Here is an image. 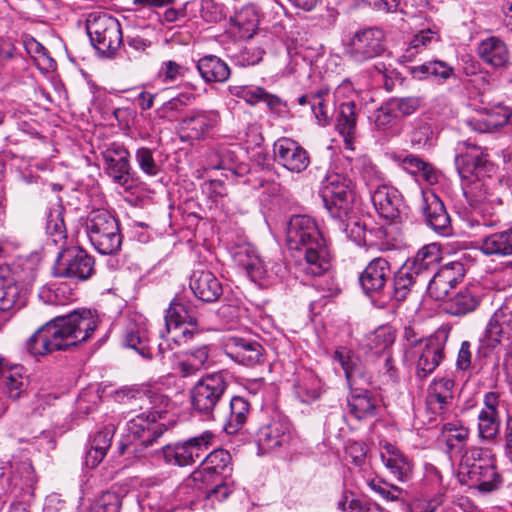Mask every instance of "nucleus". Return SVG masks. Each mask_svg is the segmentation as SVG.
Returning a JSON list of instances; mask_svg holds the SVG:
<instances>
[{"label": "nucleus", "instance_id": "1", "mask_svg": "<svg viewBox=\"0 0 512 512\" xmlns=\"http://www.w3.org/2000/svg\"><path fill=\"white\" fill-rule=\"evenodd\" d=\"M97 326V318L91 310H75L42 325L27 339L25 347L34 357L67 350L88 341Z\"/></svg>", "mask_w": 512, "mask_h": 512}, {"label": "nucleus", "instance_id": "2", "mask_svg": "<svg viewBox=\"0 0 512 512\" xmlns=\"http://www.w3.org/2000/svg\"><path fill=\"white\" fill-rule=\"evenodd\" d=\"M290 249L303 253L301 269L307 275L319 277L330 269L331 257L326 241L316 221L308 215H294L287 225Z\"/></svg>", "mask_w": 512, "mask_h": 512}, {"label": "nucleus", "instance_id": "3", "mask_svg": "<svg viewBox=\"0 0 512 512\" xmlns=\"http://www.w3.org/2000/svg\"><path fill=\"white\" fill-rule=\"evenodd\" d=\"M459 468L461 482L483 493L498 489L502 482L490 451L485 448L468 447L461 455Z\"/></svg>", "mask_w": 512, "mask_h": 512}, {"label": "nucleus", "instance_id": "4", "mask_svg": "<svg viewBox=\"0 0 512 512\" xmlns=\"http://www.w3.org/2000/svg\"><path fill=\"white\" fill-rule=\"evenodd\" d=\"M83 226L92 247L103 255H115L122 246V235L117 220L106 210H93L84 219Z\"/></svg>", "mask_w": 512, "mask_h": 512}, {"label": "nucleus", "instance_id": "5", "mask_svg": "<svg viewBox=\"0 0 512 512\" xmlns=\"http://www.w3.org/2000/svg\"><path fill=\"white\" fill-rule=\"evenodd\" d=\"M321 197L330 216L343 224L353 209L355 185L346 175L329 173L322 183Z\"/></svg>", "mask_w": 512, "mask_h": 512}, {"label": "nucleus", "instance_id": "6", "mask_svg": "<svg viewBox=\"0 0 512 512\" xmlns=\"http://www.w3.org/2000/svg\"><path fill=\"white\" fill-rule=\"evenodd\" d=\"M86 30L93 47L107 57H112L123 42L119 21L106 13H91Z\"/></svg>", "mask_w": 512, "mask_h": 512}, {"label": "nucleus", "instance_id": "7", "mask_svg": "<svg viewBox=\"0 0 512 512\" xmlns=\"http://www.w3.org/2000/svg\"><path fill=\"white\" fill-rule=\"evenodd\" d=\"M228 376L223 371L202 376L190 390L193 409L204 416L211 417L228 388Z\"/></svg>", "mask_w": 512, "mask_h": 512}, {"label": "nucleus", "instance_id": "8", "mask_svg": "<svg viewBox=\"0 0 512 512\" xmlns=\"http://www.w3.org/2000/svg\"><path fill=\"white\" fill-rule=\"evenodd\" d=\"M163 410H150L140 413L130 418L127 423V432L129 443H122L120 445V454L125 452H133V441H138L139 445L147 448L151 446L158 438H160L166 431L163 423L159 419L163 417Z\"/></svg>", "mask_w": 512, "mask_h": 512}, {"label": "nucleus", "instance_id": "9", "mask_svg": "<svg viewBox=\"0 0 512 512\" xmlns=\"http://www.w3.org/2000/svg\"><path fill=\"white\" fill-rule=\"evenodd\" d=\"M95 271V260L86 250L78 246L62 249L53 265V275L75 281L89 279Z\"/></svg>", "mask_w": 512, "mask_h": 512}, {"label": "nucleus", "instance_id": "10", "mask_svg": "<svg viewBox=\"0 0 512 512\" xmlns=\"http://www.w3.org/2000/svg\"><path fill=\"white\" fill-rule=\"evenodd\" d=\"M512 339V308L502 305L490 317L479 339L476 360L488 357L503 341Z\"/></svg>", "mask_w": 512, "mask_h": 512}, {"label": "nucleus", "instance_id": "11", "mask_svg": "<svg viewBox=\"0 0 512 512\" xmlns=\"http://www.w3.org/2000/svg\"><path fill=\"white\" fill-rule=\"evenodd\" d=\"M455 152V166L462 179H480L493 170V164L488 160L487 154L476 144L468 141L458 142Z\"/></svg>", "mask_w": 512, "mask_h": 512}, {"label": "nucleus", "instance_id": "12", "mask_svg": "<svg viewBox=\"0 0 512 512\" xmlns=\"http://www.w3.org/2000/svg\"><path fill=\"white\" fill-rule=\"evenodd\" d=\"M383 38L384 35L379 29L358 30L345 44V55L358 64L374 59L385 50Z\"/></svg>", "mask_w": 512, "mask_h": 512}, {"label": "nucleus", "instance_id": "13", "mask_svg": "<svg viewBox=\"0 0 512 512\" xmlns=\"http://www.w3.org/2000/svg\"><path fill=\"white\" fill-rule=\"evenodd\" d=\"M451 328L441 326L433 335L425 339L424 345L418 349L416 375L420 379L426 378L440 364L444 358V349L450 335Z\"/></svg>", "mask_w": 512, "mask_h": 512}, {"label": "nucleus", "instance_id": "14", "mask_svg": "<svg viewBox=\"0 0 512 512\" xmlns=\"http://www.w3.org/2000/svg\"><path fill=\"white\" fill-rule=\"evenodd\" d=\"M291 441L292 424L282 415H276L267 424L262 425L256 434V442L262 453L286 449Z\"/></svg>", "mask_w": 512, "mask_h": 512}, {"label": "nucleus", "instance_id": "15", "mask_svg": "<svg viewBox=\"0 0 512 512\" xmlns=\"http://www.w3.org/2000/svg\"><path fill=\"white\" fill-rule=\"evenodd\" d=\"M219 116L215 111H191L179 123L182 141L205 140L218 125Z\"/></svg>", "mask_w": 512, "mask_h": 512}, {"label": "nucleus", "instance_id": "16", "mask_svg": "<svg viewBox=\"0 0 512 512\" xmlns=\"http://www.w3.org/2000/svg\"><path fill=\"white\" fill-rule=\"evenodd\" d=\"M198 320L189 314L187 307L179 300H174L169 305L165 315V326L168 334H173L176 342L191 339L196 333Z\"/></svg>", "mask_w": 512, "mask_h": 512}, {"label": "nucleus", "instance_id": "17", "mask_svg": "<svg viewBox=\"0 0 512 512\" xmlns=\"http://www.w3.org/2000/svg\"><path fill=\"white\" fill-rule=\"evenodd\" d=\"M466 274L465 266L460 261L443 264L434 273L427 286L428 295L434 300L445 299L450 290L456 287Z\"/></svg>", "mask_w": 512, "mask_h": 512}, {"label": "nucleus", "instance_id": "18", "mask_svg": "<svg viewBox=\"0 0 512 512\" xmlns=\"http://www.w3.org/2000/svg\"><path fill=\"white\" fill-rule=\"evenodd\" d=\"M275 161L290 172L301 173L310 164L308 152L290 138H280L273 145Z\"/></svg>", "mask_w": 512, "mask_h": 512}, {"label": "nucleus", "instance_id": "19", "mask_svg": "<svg viewBox=\"0 0 512 512\" xmlns=\"http://www.w3.org/2000/svg\"><path fill=\"white\" fill-rule=\"evenodd\" d=\"M484 297V288L479 283H470L460 288L445 304L444 310L454 317H465L475 312Z\"/></svg>", "mask_w": 512, "mask_h": 512}, {"label": "nucleus", "instance_id": "20", "mask_svg": "<svg viewBox=\"0 0 512 512\" xmlns=\"http://www.w3.org/2000/svg\"><path fill=\"white\" fill-rule=\"evenodd\" d=\"M224 350L230 359L245 366L259 364L264 357V349L259 342L243 337H228L224 343Z\"/></svg>", "mask_w": 512, "mask_h": 512}, {"label": "nucleus", "instance_id": "21", "mask_svg": "<svg viewBox=\"0 0 512 512\" xmlns=\"http://www.w3.org/2000/svg\"><path fill=\"white\" fill-rule=\"evenodd\" d=\"M102 155L106 174L115 183L126 186L130 180V154L128 150L121 144L112 143Z\"/></svg>", "mask_w": 512, "mask_h": 512}, {"label": "nucleus", "instance_id": "22", "mask_svg": "<svg viewBox=\"0 0 512 512\" xmlns=\"http://www.w3.org/2000/svg\"><path fill=\"white\" fill-rule=\"evenodd\" d=\"M421 210L426 223L433 230L443 235L450 233V216L442 200L433 191H422Z\"/></svg>", "mask_w": 512, "mask_h": 512}, {"label": "nucleus", "instance_id": "23", "mask_svg": "<svg viewBox=\"0 0 512 512\" xmlns=\"http://www.w3.org/2000/svg\"><path fill=\"white\" fill-rule=\"evenodd\" d=\"M369 247H377L381 251H389L402 245L403 238L400 225L395 220H386L369 227Z\"/></svg>", "mask_w": 512, "mask_h": 512}, {"label": "nucleus", "instance_id": "24", "mask_svg": "<svg viewBox=\"0 0 512 512\" xmlns=\"http://www.w3.org/2000/svg\"><path fill=\"white\" fill-rule=\"evenodd\" d=\"M189 286L194 296L206 303L216 302L223 293L222 284L208 270H194L190 277Z\"/></svg>", "mask_w": 512, "mask_h": 512}, {"label": "nucleus", "instance_id": "25", "mask_svg": "<svg viewBox=\"0 0 512 512\" xmlns=\"http://www.w3.org/2000/svg\"><path fill=\"white\" fill-rule=\"evenodd\" d=\"M390 263L383 257L372 259L359 275V283L366 294L380 292L390 276Z\"/></svg>", "mask_w": 512, "mask_h": 512}, {"label": "nucleus", "instance_id": "26", "mask_svg": "<svg viewBox=\"0 0 512 512\" xmlns=\"http://www.w3.org/2000/svg\"><path fill=\"white\" fill-rule=\"evenodd\" d=\"M375 209L385 220H396L400 215L402 199L398 190L387 184L379 185L371 192Z\"/></svg>", "mask_w": 512, "mask_h": 512}, {"label": "nucleus", "instance_id": "27", "mask_svg": "<svg viewBox=\"0 0 512 512\" xmlns=\"http://www.w3.org/2000/svg\"><path fill=\"white\" fill-rule=\"evenodd\" d=\"M122 343L125 347L137 351L143 358L151 359L148 330L141 317L128 322L123 332Z\"/></svg>", "mask_w": 512, "mask_h": 512}, {"label": "nucleus", "instance_id": "28", "mask_svg": "<svg viewBox=\"0 0 512 512\" xmlns=\"http://www.w3.org/2000/svg\"><path fill=\"white\" fill-rule=\"evenodd\" d=\"M441 258L442 253L440 246L432 243L422 247L416 255L408 259L405 264L409 266L413 273L422 281H425L428 273L439 264Z\"/></svg>", "mask_w": 512, "mask_h": 512}, {"label": "nucleus", "instance_id": "29", "mask_svg": "<svg viewBox=\"0 0 512 512\" xmlns=\"http://www.w3.org/2000/svg\"><path fill=\"white\" fill-rule=\"evenodd\" d=\"M381 459L390 473L399 481H407L412 473L411 461L394 445L385 443Z\"/></svg>", "mask_w": 512, "mask_h": 512}, {"label": "nucleus", "instance_id": "30", "mask_svg": "<svg viewBox=\"0 0 512 512\" xmlns=\"http://www.w3.org/2000/svg\"><path fill=\"white\" fill-rule=\"evenodd\" d=\"M469 429L461 421L454 420L443 424L440 439L445 443L450 455L464 453L469 440Z\"/></svg>", "mask_w": 512, "mask_h": 512}, {"label": "nucleus", "instance_id": "31", "mask_svg": "<svg viewBox=\"0 0 512 512\" xmlns=\"http://www.w3.org/2000/svg\"><path fill=\"white\" fill-rule=\"evenodd\" d=\"M234 260L240 267L245 269L248 277L253 282L261 283L268 278L266 265L251 247H239L234 253Z\"/></svg>", "mask_w": 512, "mask_h": 512}, {"label": "nucleus", "instance_id": "32", "mask_svg": "<svg viewBox=\"0 0 512 512\" xmlns=\"http://www.w3.org/2000/svg\"><path fill=\"white\" fill-rule=\"evenodd\" d=\"M294 393L303 403H311L320 398L322 382L311 370L299 371L294 381Z\"/></svg>", "mask_w": 512, "mask_h": 512}, {"label": "nucleus", "instance_id": "33", "mask_svg": "<svg viewBox=\"0 0 512 512\" xmlns=\"http://www.w3.org/2000/svg\"><path fill=\"white\" fill-rule=\"evenodd\" d=\"M480 58L487 64L495 67H506L509 63V51L507 45L497 37H489L483 40L478 47Z\"/></svg>", "mask_w": 512, "mask_h": 512}, {"label": "nucleus", "instance_id": "34", "mask_svg": "<svg viewBox=\"0 0 512 512\" xmlns=\"http://www.w3.org/2000/svg\"><path fill=\"white\" fill-rule=\"evenodd\" d=\"M156 461H163L166 465L184 467L194 464L191 452L188 451L184 441L167 444L151 452Z\"/></svg>", "mask_w": 512, "mask_h": 512}, {"label": "nucleus", "instance_id": "35", "mask_svg": "<svg viewBox=\"0 0 512 512\" xmlns=\"http://www.w3.org/2000/svg\"><path fill=\"white\" fill-rule=\"evenodd\" d=\"M197 70L205 82L223 83L228 80L231 71L227 63L214 55L202 57L197 63Z\"/></svg>", "mask_w": 512, "mask_h": 512}, {"label": "nucleus", "instance_id": "36", "mask_svg": "<svg viewBox=\"0 0 512 512\" xmlns=\"http://www.w3.org/2000/svg\"><path fill=\"white\" fill-rule=\"evenodd\" d=\"M208 166L211 169L229 170L238 176L247 173V165L235 166V153L227 146H218L210 150L207 155Z\"/></svg>", "mask_w": 512, "mask_h": 512}, {"label": "nucleus", "instance_id": "37", "mask_svg": "<svg viewBox=\"0 0 512 512\" xmlns=\"http://www.w3.org/2000/svg\"><path fill=\"white\" fill-rule=\"evenodd\" d=\"M334 359L340 364L344 370L347 382L352 388L353 386L369 385V377L365 375L357 360L346 350H336Z\"/></svg>", "mask_w": 512, "mask_h": 512}, {"label": "nucleus", "instance_id": "38", "mask_svg": "<svg viewBox=\"0 0 512 512\" xmlns=\"http://www.w3.org/2000/svg\"><path fill=\"white\" fill-rule=\"evenodd\" d=\"M229 91L231 94L242 98L250 105L265 102L269 108L273 109L278 107L281 103L278 96L268 93L260 86H230Z\"/></svg>", "mask_w": 512, "mask_h": 512}, {"label": "nucleus", "instance_id": "39", "mask_svg": "<svg viewBox=\"0 0 512 512\" xmlns=\"http://www.w3.org/2000/svg\"><path fill=\"white\" fill-rule=\"evenodd\" d=\"M512 117V108L496 104L490 108H485V112L481 119L477 120L479 127L476 129L480 132H490L499 127L505 126Z\"/></svg>", "mask_w": 512, "mask_h": 512}, {"label": "nucleus", "instance_id": "40", "mask_svg": "<svg viewBox=\"0 0 512 512\" xmlns=\"http://www.w3.org/2000/svg\"><path fill=\"white\" fill-rule=\"evenodd\" d=\"M250 411L249 402L240 396H234L229 403L224 429L228 434L237 433L245 424Z\"/></svg>", "mask_w": 512, "mask_h": 512}, {"label": "nucleus", "instance_id": "41", "mask_svg": "<svg viewBox=\"0 0 512 512\" xmlns=\"http://www.w3.org/2000/svg\"><path fill=\"white\" fill-rule=\"evenodd\" d=\"M376 402L369 391L363 388H355L348 399L349 412L359 420L371 417L375 415Z\"/></svg>", "mask_w": 512, "mask_h": 512}, {"label": "nucleus", "instance_id": "42", "mask_svg": "<svg viewBox=\"0 0 512 512\" xmlns=\"http://www.w3.org/2000/svg\"><path fill=\"white\" fill-rule=\"evenodd\" d=\"M411 73L414 78L420 80L433 76L445 81L454 75V68L444 61L435 60L412 67Z\"/></svg>", "mask_w": 512, "mask_h": 512}, {"label": "nucleus", "instance_id": "43", "mask_svg": "<svg viewBox=\"0 0 512 512\" xmlns=\"http://www.w3.org/2000/svg\"><path fill=\"white\" fill-rule=\"evenodd\" d=\"M62 207L56 205L50 208L46 217V233L55 245H64L66 242V227L62 216Z\"/></svg>", "mask_w": 512, "mask_h": 512}, {"label": "nucleus", "instance_id": "44", "mask_svg": "<svg viewBox=\"0 0 512 512\" xmlns=\"http://www.w3.org/2000/svg\"><path fill=\"white\" fill-rule=\"evenodd\" d=\"M422 281L405 263L397 270L393 278V296L397 301H403L413 285Z\"/></svg>", "mask_w": 512, "mask_h": 512}, {"label": "nucleus", "instance_id": "45", "mask_svg": "<svg viewBox=\"0 0 512 512\" xmlns=\"http://www.w3.org/2000/svg\"><path fill=\"white\" fill-rule=\"evenodd\" d=\"M336 128L343 136L346 145H350L356 129L355 104L353 102L340 105Z\"/></svg>", "mask_w": 512, "mask_h": 512}, {"label": "nucleus", "instance_id": "46", "mask_svg": "<svg viewBox=\"0 0 512 512\" xmlns=\"http://www.w3.org/2000/svg\"><path fill=\"white\" fill-rule=\"evenodd\" d=\"M327 89H320L316 93L305 94L298 97L299 105H309L319 124H325L329 119V111L326 106Z\"/></svg>", "mask_w": 512, "mask_h": 512}, {"label": "nucleus", "instance_id": "47", "mask_svg": "<svg viewBox=\"0 0 512 512\" xmlns=\"http://www.w3.org/2000/svg\"><path fill=\"white\" fill-rule=\"evenodd\" d=\"M354 169L360 174L362 180L371 189V192L379 185H385L384 175L378 167L367 157L356 159Z\"/></svg>", "mask_w": 512, "mask_h": 512}, {"label": "nucleus", "instance_id": "48", "mask_svg": "<svg viewBox=\"0 0 512 512\" xmlns=\"http://www.w3.org/2000/svg\"><path fill=\"white\" fill-rule=\"evenodd\" d=\"M396 339L395 331L391 326L378 327L368 339L367 346L375 355L390 352V347Z\"/></svg>", "mask_w": 512, "mask_h": 512}, {"label": "nucleus", "instance_id": "49", "mask_svg": "<svg viewBox=\"0 0 512 512\" xmlns=\"http://www.w3.org/2000/svg\"><path fill=\"white\" fill-rule=\"evenodd\" d=\"M479 249L486 256H510L503 231L492 233L483 238Z\"/></svg>", "mask_w": 512, "mask_h": 512}, {"label": "nucleus", "instance_id": "50", "mask_svg": "<svg viewBox=\"0 0 512 512\" xmlns=\"http://www.w3.org/2000/svg\"><path fill=\"white\" fill-rule=\"evenodd\" d=\"M231 463V455L225 449H215L206 455L201 464L202 469L208 473H221Z\"/></svg>", "mask_w": 512, "mask_h": 512}, {"label": "nucleus", "instance_id": "51", "mask_svg": "<svg viewBox=\"0 0 512 512\" xmlns=\"http://www.w3.org/2000/svg\"><path fill=\"white\" fill-rule=\"evenodd\" d=\"M40 298L51 305H64L73 299V292L66 284H51L41 290Z\"/></svg>", "mask_w": 512, "mask_h": 512}, {"label": "nucleus", "instance_id": "52", "mask_svg": "<svg viewBox=\"0 0 512 512\" xmlns=\"http://www.w3.org/2000/svg\"><path fill=\"white\" fill-rule=\"evenodd\" d=\"M0 384L3 386L4 392L11 399H17L23 391V378L17 372L9 369H4L0 365Z\"/></svg>", "mask_w": 512, "mask_h": 512}, {"label": "nucleus", "instance_id": "53", "mask_svg": "<svg viewBox=\"0 0 512 512\" xmlns=\"http://www.w3.org/2000/svg\"><path fill=\"white\" fill-rule=\"evenodd\" d=\"M121 496L112 491L99 495L85 512H120Z\"/></svg>", "mask_w": 512, "mask_h": 512}, {"label": "nucleus", "instance_id": "54", "mask_svg": "<svg viewBox=\"0 0 512 512\" xmlns=\"http://www.w3.org/2000/svg\"><path fill=\"white\" fill-rule=\"evenodd\" d=\"M438 35L431 29L422 30L409 42L403 54V58L411 61L418 53L422 52L431 42L438 41Z\"/></svg>", "mask_w": 512, "mask_h": 512}, {"label": "nucleus", "instance_id": "55", "mask_svg": "<svg viewBox=\"0 0 512 512\" xmlns=\"http://www.w3.org/2000/svg\"><path fill=\"white\" fill-rule=\"evenodd\" d=\"M398 119V115L390 100L384 102L373 113V121L378 130L392 129Z\"/></svg>", "mask_w": 512, "mask_h": 512}, {"label": "nucleus", "instance_id": "56", "mask_svg": "<svg viewBox=\"0 0 512 512\" xmlns=\"http://www.w3.org/2000/svg\"><path fill=\"white\" fill-rule=\"evenodd\" d=\"M22 296L16 283L7 281L0 286V311H7L22 305Z\"/></svg>", "mask_w": 512, "mask_h": 512}, {"label": "nucleus", "instance_id": "57", "mask_svg": "<svg viewBox=\"0 0 512 512\" xmlns=\"http://www.w3.org/2000/svg\"><path fill=\"white\" fill-rule=\"evenodd\" d=\"M499 415L479 412L478 436L481 440H493L499 433Z\"/></svg>", "mask_w": 512, "mask_h": 512}, {"label": "nucleus", "instance_id": "58", "mask_svg": "<svg viewBox=\"0 0 512 512\" xmlns=\"http://www.w3.org/2000/svg\"><path fill=\"white\" fill-rule=\"evenodd\" d=\"M214 440V434L205 431L202 434L189 438L184 441L187 449L191 452L194 462L203 458L204 452L211 446Z\"/></svg>", "mask_w": 512, "mask_h": 512}, {"label": "nucleus", "instance_id": "59", "mask_svg": "<svg viewBox=\"0 0 512 512\" xmlns=\"http://www.w3.org/2000/svg\"><path fill=\"white\" fill-rule=\"evenodd\" d=\"M398 117H407L416 113L422 105L418 96L393 97L389 99Z\"/></svg>", "mask_w": 512, "mask_h": 512}, {"label": "nucleus", "instance_id": "60", "mask_svg": "<svg viewBox=\"0 0 512 512\" xmlns=\"http://www.w3.org/2000/svg\"><path fill=\"white\" fill-rule=\"evenodd\" d=\"M135 160L139 169L148 176H156L160 172V166L154 159L153 151L147 147L136 150Z\"/></svg>", "mask_w": 512, "mask_h": 512}, {"label": "nucleus", "instance_id": "61", "mask_svg": "<svg viewBox=\"0 0 512 512\" xmlns=\"http://www.w3.org/2000/svg\"><path fill=\"white\" fill-rule=\"evenodd\" d=\"M188 69L176 61H164L159 70V75L165 83L174 82L183 77Z\"/></svg>", "mask_w": 512, "mask_h": 512}, {"label": "nucleus", "instance_id": "62", "mask_svg": "<svg viewBox=\"0 0 512 512\" xmlns=\"http://www.w3.org/2000/svg\"><path fill=\"white\" fill-rule=\"evenodd\" d=\"M451 400V397L438 394L428 389V395L426 400L428 408L432 410L434 413H438L443 418L449 408Z\"/></svg>", "mask_w": 512, "mask_h": 512}, {"label": "nucleus", "instance_id": "63", "mask_svg": "<svg viewBox=\"0 0 512 512\" xmlns=\"http://www.w3.org/2000/svg\"><path fill=\"white\" fill-rule=\"evenodd\" d=\"M113 433V427H105L101 429L91 437L90 446H92L94 449L98 451L107 454V451L111 446Z\"/></svg>", "mask_w": 512, "mask_h": 512}, {"label": "nucleus", "instance_id": "64", "mask_svg": "<svg viewBox=\"0 0 512 512\" xmlns=\"http://www.w3.org/2000/svg\"><path fill=\"white\" fill-rule=\"evenodd\" d=\"M431 128L429 125L420 123L416 125L409 133V140L413 147L422 148L426 146L430 140Z\"/></svg>", "mask_w": 512, "mask_h": 512}]
</instances>
